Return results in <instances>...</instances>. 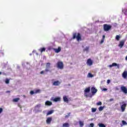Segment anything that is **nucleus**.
<instances>
[{
    "mask_svg": "<svg viewBox=\"0 0 127 127\" xmlns=\"http://www.w3.org/2000/svg\"><path fill=\"white\" fill-rule=\"evenodd\" d=\"M51 64L50 63H47L46 65V68L45 70H42L40 74H47V72H51L50 68H51Z\"/></svg>",
    "mask_w": 127,
    "mask_h": 127,
    "instance_id": "nucleus-1",
    "label": "nucleus"
},
{
    "mask_svg": "<svg viewBox=\"0 0 127 127\" xmlns=\"http://www.w3.org/2000/svg\"><path fill=\"white\" fill-rule=\"evenodd\" d=\"M77 41H82V37L80 33L75 32L72 34V39H76Z\"/></svg>",
    "mask_w": 127,
    "mask_h": 127,
    "instance_id": "nucleus-2",
    "label": "nucleus"
},
{
    "mask_svg": "<svg viewBox=\"0 0 127 127\" xmlns=\"http://www.w3.org/2000/svg\"><path fill=\"white\" fill-rule=\"evenodd\" d=\"M104 31H109L112 28V25L105 24L103 25Z\"/></svg>",
    "mask_w": 127,
    "mask_h": 127,
    "instance_id": "nucleus-3",
    "label": "nucleus"
},
{
    "mask_svg": "<svg viewBox=\"0 0 127 127\" xmlns=\"http://www.w3.org/2000/svg\"><path fill=\"white\" fill-rule=\"evenodd\" d=\"M57 67L59 69H61L62 70L64 68V64H63V62H59L57 63Z\"/></svg>",
    "mask_w": 127,
    "mask_h": 127,
    "instance_id": "nucleus-4",
    "label": "nucleus"
},
{
    "mask_svg": "<svg viewBox=\"0 0 127 127\" xmlns=\"http://www.w3.org/2000/svg\"><path fill=\"white\" fill-rule=\"evenodd\" d=\"M122 106L121 107V109L122 112H124L125 111H126V108H127V103H125L124 101L122 102Z\"/></svg>",
    "mask_w": 127,
    "mask_h": 127,
    "instance_id": "nucleus-5",
    "label": "nucleus"
},
{
    "mask_svg": "<svg viewBox=\"0 0 127 127\" xmlns=\"http://www.w3.org/2000/svg\"><path fill=\"white\" fill-rule=\"evenodd\" d=\"M91 93L94 96L96 93L98 92V89H96V88L92 87L91 88Z\"/></svg>",
    "mask_w": 127,
    "mask_h": 127,
    "instance_id": "nucleus-6",
    "label": "nucleus"
},
{
    "mask_svg": "<svg viewBox=\"0 0 127 127\" xmlns=\"http://www.w3.org/2000/svg\"><path fill=\"white\" fill-rule=\"evenodd\" d=\"M125 42H126V41L125 40H122L120 42V44L118 45L120 48H123L124 45H125Z\"/></svg>",
    "mask_w": 127,
    "mask_h": 127,
    "instance_id": "nucleus-7",
    "label": "nucleus"
},
{
    "mask_svg": "<svg viewBox=\"0 0 127 127\" xmlns=\"http://www.w3.org/2000/svg\"><path fill=\"white\" fill-rule=\"evenodd\" d=\"M121 90L123 92V93H124V94L127 93V88L126 86H121Z\"/></svg>",
    "mask_w": 127,
    "mask_h": 127,
    "instance_id": "nucleus-8",
    "label": "nucleus"
},
{
    "mask_svg": "<svg viewBox=\"0 0 127 127\" xmlns=\"http://www.w3.org/2000/svg\"><path fill=\"white\" fill-rule=\"evenodd\" d=\"M86 63L89 66H92V65H93V61H92L91 59H88Z\"/></svg>",
    "mask_w": 127,
    "mask_h": 127,
    "instance_id": "nucleus-9",
    "label": "nucleus"
},
{
    "mask_svg": "<svg viewBox=\"0 0 127 127\" xmlns=\"http://www.w3.org/2000/svg\"><path fill=\"white\" fill-rule=\"evenodd\" d=\"M61 84V82L59 80L55 81L53 85V86H60V85Z\"/></svg>",
    "mask_w": 127,
    "mask_h": 127,
    "instance_id": "nucleus-10",
    "label": "nucleus"
},
{
    "mask_svg": "<svg viewBox=\"0 0 127 127\" xmlns=\"http://www.w3.org/2000/svg\"><path fill=\"white\" fill-rule=\"evenodd\" d=\"M52 121V117H49L46 120V123L48 125H50L51 122Z\"/></svg>",
    "mask_w": 127,
    "mask_h": 127,
    "instance_id": "nucleus-11",
    "label": "nucleus"
},
{
    "mask_svg": "<svg viewBox=\"0 0 127 127\" xmlns=\"http://www.w3.org/2000/svg\"><path fill=\"white\" fill-rule=\"evenodd\" d=\"M122 77L124 79H127V70H125L123 72V73H122Z\"/></svg>",
    "mask_w": 127,
    "mask_h": 127,
    "instance_id": "nucleus-12",
    "label": "nucleus"
},
{
    "mask_svg": "<svg viewBox=\"0 0 127 127\" xmlns=\"http://www.w3.org/2000/svg\"><path fill=\"white\" fill-rule=\"evenodd\" d=\"M54 102H60L61 101V98L60 97H56L53 100Z\"/></svg>",
    "mask_w": 127,
    "mask_h": 127,
    "instance_id": "nucleus-13",
    "label": "nucleus"
},
{
    "mask_svg": "<svg viewBox=\"0 0 127 127\" xmlns=\"http://www.w3.org/2000/svg\"><path fill=\"white\" fill-rule=\"evenodd\" d=\"M60 51H61V48L60 47H59L58 49H55V52H56V53H59Z\"/></svg>",
    "mask_w": 127,
    "mask_h": 127,
    "instance_id": "nucleus-14",
    "label": "nucleus"
},
{
    "mask_svg": "<svg viewBox=\"0 0 127 127\" xmlns=\"http://www.w3.org/2000/svg\"><path fill=\"white\" fill-rule=\"evenodd\" d=\"M90 91H91V88L89 87L86 88L84 90V93H85V94H86V93H90Z\"/></svg>",
    "mask_w": 127,
    "mask_h": 127,
    "instance_id": "nucleus-15",
    "label": "nucleus"
},
{
    "mask_svg": "<svg viewBox=\"0 0 127 127\" xmlns=\"http://www.w3.org/2000/svg\"><path fill=\"white\" fill-rule=\"evenodd\" d=\"M63 100L65 103H69V100L67 98V96H65L63 97Z\"/></svg>",
    "mask_w": 127,
    "mask_h": 127,
    "instance_id": "nucleus-16",
    "label": "nucleus"
},
{
    "mask_svg": "<svg viewBox=\"0 0 127 127\" xmlns=\"http://www.w3.org/2000/svg\"><path fill=\"white\" fill-rule=\"evenodd\" d=\"M46 106H52V102L49 101H47L45 102Z\"/></svg>",
    "mask_w": 127,
    "mask_h": 127,
    "instance_id": "nucleus-17",
    "label": "nucleus"
},
{
    "mask_svg": "<svg viewBox=\"0 0 127 127\" xmlns=\"http://www.w3.org/2000/svg\"><path fill=\"white\" fill-rule=\"evenodd\" d=\"M45 50H46L45 48H41L39 49V51H40L41 53H42V52H45Z\"/></svg>",
    "mask_w": 127,
    "mask_h": 127,
    "instance_id": "nucleus-18",
    "label": "nucleus"
},
{
    "mask_svg": "<svg viewBox=\"0 0 127 127\" xmlns=\"http://www.w3.org/2000/svg\"><path fill=\"white\" fill-rule=\"evenodd\" d=\"M19 100H20V98H19L18 97L14 98L12 100V102H13L14 103H16V102H18V101H19Z\"/></svg>",
    "mask_w": 127,
    "mask_h": 127,
    "instance_id": "nucleus-19",
    "label": "nucleus"
},
{
    "mask_svg": "<svg viewBox=\"0 0 127 127\" xmlns=\"http://www.w3.org/2000/svg\"><path fill=\"white\" fill-rule=\"evenodd\" d=\"M54 113V110H51L47 113V116H49V115H52V114Z\"/></svg>",
    "mask_w": 127,
    "mask_h": 127,
    "instance_id": "nucleus-20",
    "label": "nucleus"
},
{
    "mask_svg": "<svg viewBox=\"0 0 127 127\" xmlns=\"http://www.w3.org/2000/svg\"><path fill=\"white\" fill-rule=\"evenodd\" d=\"M79 124L80 127H84V122H83L79 121Z\"/></svg>",
    "mask_w": 127,
    "mask_h": 127,
    "instance_id": "nucleus-21",
    "label": "nucleus"
},
{
    "mask_svg": "<svg viewBox=\"0 0 127 127\" xmlns=\"http://www.w3.org/2000/svg\"><path fill=\"white\" fill-rule=\"evenodd\" d=\"M64 127H69L70 126L68 123H64L63 125Z\"/></svg>",
    "mask_w": 127,
    "mask_h": 127,
    "instance_id": "nucleus-22",
    "label": "nucleus"
},
{
    "mask_svg": "<svg viewBox=\"0 0 127 127\" xmlns=\"http://www.w3.org/2000/svg\"><path fill=\"white\" fill-rule=\"evenodd\" d=\"M98 126L99 127H106V126L104 125L103 124L99 123L98 124Z\"/></svg>",
    "mask_w": 127,
    "mask_h": 127,
    "instance_id": "nucleus-23",
    "label": "nucleus"
},
{
    "mask_svg": "<svg viewBox=\"0 0 127 127\" xmlns=\"http://www.w3.org/2000/svg\"><path fill=\"white\" fill-rule=\"evenodd\" d=\"M96 111H97V108H91L92 113H95Z\"/></svg>",
    "mask_w": 127,
    "mask_h": 127,
    "instance_id": "nucleus-24",
    "label": "nucleus"
},
{
    "mask_svg": "<svg viewBox=\"0 0 127 127\" xmlns=\"http://www.w3.org/2000/svg\"><path fill=\"white\" fill-rule=\"evenodd\" d=\"M98 110L100 112H101V111H103L104 110V107L100 106Z\"/></svg>",
    "mask_w": 127,
    "mask_h": 127,
    "instance_id": "nucleus-25",
    "label": "nucleus"
},
{
    "mask_svg": "<svg viewBox=\"0 0 127 127\" xmlns=\"http://www.w3.org/2000/svg\"><path fill=\"white\" fill-rule=\"evenodd\" d=\"M88 76L89 77V78H92V77H94V75H93V74H92V73H91L90 72L88 73Z\"/></svg>",
    "mask_w": 127,
    "mask_h": 127,
    "instance_id": "nucleus-26",
    "label": "nucleus"
},
{
    "mask_svg": "<svg viewBox=\"0 0 127 127\" xmlns=\"http://www.w3.org/2000/svg\"><path fill=\"white\" fill-rule=\"evenodd\" d=\"M122 123L123 126H127V122H126L124 120L122 121Z\"/></svg>",
    "mask_w": 127,
    "mask_h": 127,
    "instance_id": "nucleus-27",
    "label": "nucleus"
},
{
    "mask_svg": "<svg viewBox=\"0 0 127 127\" xmlns=\"http://www.w3.org/2000/svg\"><path fill=\"white\" fill-rule=\"evenodd\" d=\"M120 38H121V36H120L119 35L116 36V40H118V41H119V40H120Z\"/></svg>",
    "mask_w": 127,
    "mask_h": 127,
    "instance_id": "nucleus-28",
    "label": "nucleus"
},
{
    "mask_svg": "<svg viewBox=\"0 0 127 127\" xmlns=\"http://www.w3.org/2000/svg\"><path fill=\"white\" fill-rule=\"evenodd\" d=\"M41 107V104H38L35 106V109H37V108H40Z\"/></svg>",
    "mask_w": 127,
    "mask_h": 127,
    "instance_id": "nucleus-29",
    "label": "nucleus"
},
{
    "mask_svg": "<svg viewBox=\"0 0 127 127\" xmlns=\"http://www.w3.org/2000/svg\"><path fill=\"white\" fill-rule=\"evenodd\" d=\"M97 106H102V102L99 101L96 103Z\"/></svg>",
    "mask_w": 127,
    "mask_h": 127,
    "instance_id": "nucleus-30",
    "label": "nucleus"
},
{
    "mask_svg": "<svg viewBox=\"0 0 127 127\" xmlns=\"http://www.w3.org/2000/svg\"><path fill=\"white\" fill-rule=\"evenodd\" d=\"M5 82L6 83V84H9V79H6L5 81Z\"/></svg>",
    "mask_w": 127,
    "mask_h": 127,
    "instance_id": "nucleus-31",
    "label": "nucleus"
},
{
    "mask_svg": "<svg viewBox=\"0 0 127 127\" xmlns=\"http://www.w3.org/2000/svg\"><path fill=\"white\" fill-rule=\"evenodd\" d=\"M89 51V47H86L84 49V51Z\"/></svg>",
    "mask_w": 127,
    "mask_h": 127,
    "instance_id": "nucleus-32",
    "label": "nucleus"
},
{
    "mask_svg": "<svg viewBox=\"0 0 127 127\" xmlns=\"http://www.w3.org/2000/svg\"><path fill=\"white\" fill-rule=\"evenodd\" d=\"M70 114H71L70 113H69L68 114V115H65V119H67V118H69V117H70Z\"/></svg>",
    "mask_w": 127,
    "mask_h": 127,
    "instance_id": "nucleus-33",
    "label": "nucleus"
},
{
    "mask_svg": "<svg viewBox=\"0 0 127 127\" xmlns=\"http://www.w3.org/2000/svg\"><path fill=\"white\" fill-rule=\"evenodd\" d=\"M112 66L113 67H114L115 66H118V64H117V63H114L112 64Z\"/></svg>",
    "mask_w": 127,
    "mask_h": 127,
    "instance_id": "nucleus-34",
    "label": "nucleus"
},
{
    "mask_svg": "<svg viewBox=\"0 0 127 127\" xmlns=\"http://www.w3.org/2000/svg\"><path fill=\"white\" fill-rule=\"evenodd\" d=\"M89 127H94V124L91 123L89 125Z\"/></svg>",
    "mask_w": 127,
    "mask_h": 127,
    "instance_id": "nucleus-35",
    "label": "nucleus"
},
{
    "mask_svg": "<svg viewBox=\"0 0 127 127\" xmlns=\"http://www.w3.org/2000/svg\"><path fill=\"white\" fill-rule=\"evenodd\" d=\"M30 95H33L34 94V91H31L30 92Z\"/></svg>",
    "mask_w": 127,
    "mask_h": 127,
    "instance_id": "nucleus-36",
    "label": "nucleus"
},
{
    "mask_svg": "<svg viewBox=\"0 0 127 127\" xmlns=\"http://www.w3.org/2000/svg\"><path fill=\"white\" fill-rule=\"evenodd\" d=\"M39 92H40V90L38 89V90H36L35 93H36V94H37V93H39Z\"/></svg>",
    "mask_w": 127,
    "mask_h": 127,
    "instance_id": "nucleus-37",
    "label": "nucleus"
},
{
    "mask_svg": "<svg viewBox=\"0 0 127 127\" xmlns=\"http://www.w3.org/2000/svg\"><path fill=\"white\" fill-rule=\"evenodd\" d=\"M2 111H3L2 108H0V114H1V113H2Z\"/></svg>",
    "mask_w": 127,
    "mask_h": 127,
    "instance_id": "nucleus-38",
    "label": "nucleus"
},
{
    "mask_svg": "<svg viewBox=\"0 0 127 127\" xmlns=\"http://www.w3.org/2000/svg\"><path fill=\"white\" fill-rule=\"evenodd\" d=\"M110 82H111L110 80H109V79L107 80V83L108 84H110Z\"/></svg>",
    "mask_w": 127,
    "mask_h": 127,
    "instance_id": "nucleus-39",
    "label": "nucleus"
},
{
    "mask_svg": "<svg viewBox=\"0 0 127 127\" xmlns=\"http://www.w3.org/2000/svg\"><path fill=\"white\" fill-rule=\"evenodd\" d=\"M110 102H113L114 101V99L113 98H111L110 100H109Z\"/></svg>",
    "mask_w": 127,
    "mask_h": 127,
    "instance_id": "nucleus-40",
    "label": "nucleus"
},
{
    "mask_svg": "<svg viewBox=\"0 0 127 127\" xmlns=\"http://www.w3.org/2000/svg\"><path fill=\"white\" fill-rule=\"evenodd\" d=\"M103 91H108V89H107V88H103Z\"/></svg>",
    "mask_w": 127,
    "mask_h": 127,
    "instance_id": "nucleus-41",
    "label": "nucleus"
},
{
    "mask_svg": "<svg viewBox=\"0 0 127 127\" xmlns=\"http://www.w3.org/2000/svg\"><path fill=\"white\" fill-rule=\"evenodd\" d=\"M105 37H106V36L103 35V36L102 39L104 40V39H105Z\"/></svg>",
    "mask_w": 127,
    "mask_h": 127,
    "instance_id": "nucleus-42",
    "label": "nucleus"
},
{
    "mask_svg": "<svg viewBox=\"0 0 127 127\" xmlns=\"http://www.w3.org/2000/svg\"><path fill=\"white\" fill-rule=\"evenodd\" d=\"M103 42H104V40H102L100 42L101 44H102V43H103Z\"/></svg>",
    "mask_w": 127,
    "mask_h": 127,
    "instance_id": "nucleus-43",
    "label": "nucleus"
},
{
    "mask_svg": "<svg viewBox=\"0 0 127 127\" xmlns=\"http://www.w3.org/2000/svg\"><path fill=\"white\" fill-rule=\"evenodd\" d=\"M117 68L118 69H120V65L119 64H117Z\"/></svg>",
    "mask_w": 127,
    "mask_h": 127,
    "instance_id": "nucleus-44",
    "label": "nucleus"
},
{
    "mask_svg": "<svg viewBox=\"0 0 127 127\" xmlns=\"http://www.w3.org/2000/svg\"><path fill=\"white\" fill-rule=\"evenodd\" d=\"M6 93H10V91L8 90V91H6Z\"/></svg>",
    "mask_w": 127,
    "mask_h": 127,
    "instance_id": "nucleus-45",
    "label": "nucleus"
},
{
    "mask_svg": "<svg viewBox=\"0 0 127 127\" xmlns=\"http://www.w3.org/2000/svg\"><path fill=\"white\" fill-rule=\"evenodd\" d=\"M109 66H110L111 68H112V67H113V64H110V65H109Z\"/></svg>",
    "mask_w": 127,
    "mask_h": 127,
    "instance_id": "nucleus-46",
    "label": "nucleus"
},
{
    "mask_svg": "<svg viewBox=\"0 0 127 127\" xmlns=\"http://www.w3.org/2000/svg\"><path fill=\"white\" fill-rule=\"evenodd\" d=\"M1 74H2V72H0V75H1Z\"/></svg>",
    "mask_w": 127,
    "mask_h": 127,
    "instance_id": "nucleus-47",
    "label": "nucleus"
},
{
    "mask_svg": "<svg viewBox=\"0 0 127 127\" xmlns=\"http://www.w3.org/2000/svg\"><path fill=\"white\" fill-rule=\"evenodd\" d=\"M118 105H119V104H116V106H117V105L118 106Z\"/></svg>",
    "mask_w": 127,
    "mask_h": 127,
    "instance_id": "nucleus-48",
    "label": "nucleus"
},
{
    "mask_svg": "<svg viewBox=\"0 0 127 127\" xmlns=\"http://www.w3.org/2000/svg\"><path fill=\"white\" fill-rule=\"evenodd\" d=\"M3 75H6V74H5V73H3Z\"/></svg>",
    "mask_w": 127,
    "mask_h": 127,
    "instance_id": "nucleus-49",
    "label": "nucleus"
},
{
    "mask_svg": "<svg viewBox=\"0 0 127 127\" xmlns=\"http://www.w3.org/2000/svg\"><path fill=\"white\" fill-rule=\"evenodd\" d=\"M86 97H87V95H85Z\"/></svg>",
    "mask_w": 127,
    "mask_h": 127,
    "instance_id": "nucleus-50",
    "label": "nucleus"
}]
</instances>
